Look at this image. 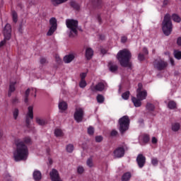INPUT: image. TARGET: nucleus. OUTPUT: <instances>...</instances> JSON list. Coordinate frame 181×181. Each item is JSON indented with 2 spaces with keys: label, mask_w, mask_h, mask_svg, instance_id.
<instances>
[{
  "label": "nucleus",
  "mask_w": 181,
  "mask_h": 181,
  "mask_svg": "<svg viewBox=\"0 0 181 181\" xmlns=\"http://www.w3.org/2000/svg\"><path fill=\"white\" fill-rule=\"evenodd\" d=\"M141 145H145L149 142V136L148 134H142L139 137Z\"/></svg>",
  "instance_id": "16"
},
{
  "label": "nucleus",
  "mask_w": 181,
  "mask_h": 181,
  "mask_svg": "<svg viewBox=\"0 0 181 181\" xmlns=\"http://www.w3.org/2000/svg\"><path fill=\"white\" fill-rule=\"evenodd\" d=\"M132 101L136 107H139L142 106V100L138 98L137 97H132Z\"/></svg>",
  "instance_id": "18"
},
{
  "label": "nucleus",
  "mask_w": 181,
  "mask_h": 181,
  "mask_svg": "<svg viewBox=\"0 0 181 181\" xmlns=\"http://www.w3.org/2000/svg\"><path fill=\"white\" fill-rule=\"evenodd\" d=\"M171 129L174 132H177V131H179V129H180V124H179L178 122L173 123L171 126Z\"/></svg>",
  "instance_id": "24"
},
{
  "label": "nucleus",
  "mask_w": 181,
  "mask_h": 181,
  "mask_svg": "<svg viewBox=\"0 0 181 181\" xmlns=\"http://www.w3.org/2000/svg\"><path fill=\"white\" fill-rule=\"evenodd\" d=\"M86 165L88 168H93L94 166V163H93V158H90L86 161Z\"/></svg>",
  "instance_id": "37"
},
{
  "label": "nucleus",
  "mask_w": 181,
  "mask_h": 181,
  "mask_svg": "<svg viewBox=\"0 0 181 181\" xmlns=\"http://www.w3.org/2000/svg\"><path fill=\"white\" fill-rule=\"evenodd\" d=\"M67 152L71 153L74 151V146L73 144H68L66 147Z\"/></svg>",
  "instance_id": "34"
},
{
  "label": "nucleus",
  "mask_w": 181,
  "mask_h": 181,
  "mask_svg": "<svg viewBox=\"0 0 181 181\" xmlns=\"http://www.w3.org/2000/svg\"><path fill=\"white\" fill-rule=\"evenodd\" d=\"M95 141L97 142H101V141H103V136H98L95 137Z\"/></svg>",
  "instance_id": "48"
},
{
  "label": "nucleus",
  "mask_w": 181,
  "mask_h": 181,
  "mask_svg": "<svg viewBox=\"0 0 181 181\" xmlns=\"http://www.w3.org/2000/svg\"><path fill=\"white\" fill-rule=\"evenodd\" d=\"M176 102L173 101V100H170L168 103V108H170V110H175L176 109Z\"/></svg>",
  "instance_id": "27"
},
{
  "label": "nucleus",
  "mask_w": 181,
  "mask_h": 181,
  "mask_svg": "<svg viewBox=\"0 0 181 181\" xmlns=\"http://www.w3.org/2000/svg\"><path fill=\"white\" fill-rule=\"evenodd\" d=\"M81 80H86V77H87V73L83 72L80 74Z\"/></svg>",
  "instance_id": "44"
},
{
  "label": "nucleus",
  "mask_w": 181,
  "mask_h": 181,
  "mask_svg": "<svg viewBox=\"0 0 181 181\" xmlns=\"http://www.w3.org/2000/svg\"><path fill=\"white\" fill-rule=\"evenodd\" d=\"M33 177L35 181L42 180V173L38 170H34Z\"/></svg>",
  "instance_id": "19"
},
{
  "label": "nucleus",
  "mask_w": 181,
  "mask_h": 181,
  "mask_svg": "<svg viewBox=\"0 0 181 181\" xmlns=\"http://www.w3.org/2000/svg\"><path fill=\"white\" fill-rule=\"evenodd\" d=\"M177 45L178 46H181V37H179L177 39Z\"/></svg>",
  "instance_id": "52"
},
{
  "label": "nucleus",
  "mask_w": 181,
  "mask_h": 181,
  "mask_svg": "<svg viewBox=\"0 0 181 181\" xmlns=\"http://www.w3.org/2000/svg\"><path fill=\"white\" fill-rule=\"evenodd\" d=\"M74 118L78 123L83 122V119H84V109L76 107L74 114Z\"/></svg>",
  "instance_id": "8"
},
{
  "label": "nucleus",
  "mask_w": 181,
  "mask_h": 181,
  "mask_svg": "<svg viewBox=\"0 0 181 181\" xmlns=\"http://www.w3.org/2000/svg\"><path fill=\"white\" fill-rule=\"evenodd\" d=\"M127 40H128V38L126 36H122L121 37V42L122 43H125V42H127Z\"/></svg>",
  "instance_id": "47"
},
{
  "label": "nucleus",
  "mask_w": 181,
  "mask_h": 181,
  "mask_svg": "<svg viewBox=\"0 0 181 181\" xmlns=\"http://www.w3.org/2000/svg\"><path fill=\"white\" fill-rule=\"evenodd\" d=\"M96 100L99 104H103L104 103V96L103 95H98Z\"/></svg>",
  "instance_id": "35"
},
{
  "label": "nucleus",
  "mask_w": 181,
  "mask_h": 181,
  "mask_svg": "<svg viewBox=\"0 0 181 181\" xmlns=\"http://www.w3.org/2000/svg\"><path fill=\"white\" fill-rule=\"evenodd\" d=\"M13 119L16 121L18 119V117H19V110L17 108H15L13 111Z\"/></svg>",
  "instance_id": "29"
},
{
  "label": "nucleus",
  "mask_w": 181,
  "mask_h": 181,
  "mask_svg": "<svg viewBox=\"0 0 181 181\" xmlns=\"http://www.w3.org/2000/svg\"><path fill=\"white\" fill-rule=\"evenodd\" d=\"M49 29L47 33V36H52L57 30V20H56V18L52 17L49 19Z\"/></svg>",
  "instance_id": "10"
},
{
  "label": "nucleus",
  "mask_w": 181,
  "mask_h": 181,
  "mask_svg": "<svg viewBox=\"0 0 181 181\" xmlns=\"http://www.w3.org/2000/svg\"><path fill=\"white\" fill-rule=\"evenodd\" d=\"M106 88L107 83H105L104 81L98 82L96 85L93 83L90 87V91H93V93H95V91H104V90Z\"/></svg>",
  "instance_id": "7"
},
{
  "label": "nucleus",
  "mask_w": 181,
  "mask_h": 181,
  "mask_svg": "<svg viewBox=\"0 0 181 181\" xmlns=\"http://www.w3.org/2000/svg\"><path fill=\"white\" fill-rule=\"evenodd\" d=\"M75 57H76V54L74 53L69 54L65 57H64V63H66V64L71 63L74 60Z\"/></svg>",
  "instance_id": "17"
},
{
  "label": "nucleus",
  "mask_w": 181,
  "mask_h": 181,
  "mask_svg": "<svg viewBox=\"0 0 181 181\" xmlns=\"http://www.w3.org/2000/svg\"><path fill=\"white\" fill-rule=\"evenodd\" d=\"M110 135H111V136H117L118 135V132H117V130H115V129H113L110 132Z\"/></svg>",
  "instance_id": "45"
},
{
  "label": "nucleus",
  "mask_w": 181,
  "mask_h": 181,
  "mask_svg": "<svg viewBox=\"0 0 181 181\" xmlns=\"http://www.w3.org/2000/svg\"><path fill=\"white\" fill-rule=\"evenodd\" d=\"M12 28L10 24H6L4 29V40L0 42V48L2 49L4 45H6V40H9L12 36Z\"/></svg>",
  "instance_id": "6"
},
{
  "label": "nucleus",
  "mask_w": 181,
  "mask_h": 181,
  "mask_svg": "<svg viewBox=\"0 0 181 181\" xmlns=\"http://www.w3.org/2000/svg\"><path fill=\"white\" fill-rule=\"evenodd\" d=\"M29 94H30V95H33L34 97H36V88H30L26 90L25 93V103H28V97L29 96Z\"/></svg>",
  "instance_id": "15"
},
{
  "label": "nucleus",
  "mask_w": 181,
  "mask_h": 181,
  "mask_svg": "<svg viewBox=\"0 0 181 181\" xmlns=\"http://www.w3.org/2000/svg\"><path fill=\"white\" fill-rule=\"evenodd\" d=\"M151 142H152V144H153L154 145H155L156 144H158V139H156V137H152Z\"/></svg>",
  "instance_id": "49"
},
{
  "label": "nucleus",
  "mask_w": 181,
  "mask_h": 181,
  "mask_svg": "<svg viewBox=\"0 0 181 181\" xmlns=\"http://www.w3.org/2000/svg\"><path fill=\"white\" fill-rule=\"evenodd\" d=\"M77 173L78 175H83V173H84V168L81 165L78 166Z\"/></svg>",
  "instance_id": "39"
},
{
  "label": "nucleus",
  "mask_w": 181,
  "mask_h": 181,
  "mask_svg": "<svg viewBox=\"0 0 181 181\" xmlns=\"http://www.w3.org/2000/svg\"><path fill=\"white\" fill-rule=\"evenodd\" d=\"M139 60H140V62H142V60H145V56L142 54H139Z\"/></svg>",
  "instance_id": "46"
},
{
  "label": "nucleus",
  "mask_w": 181,
  "mask_h": 181,
  "mask_svg": "<svg viewBox=\"0 0 181 181\" xmlns=\"http://www.w3.org/2000/svg\"><path fill=\"white\" fill-rule=\"evenodd\" d=\"M136 98L143 100H146V97H148V92L146 90L143 89L142 83H139L138 88L136 90Z\"/></svg>",
  "instance_id": "9"
},
{
  "label": "nucleus",
  "mask_w": 181,
  "mask_h": 181,
  "mask_svg": "<svg viewBox=\"0 0 181 181\" xmlns=\"http://www.w3.org/2000/svg\"><path fill=\"white\" fill-rule=\"evenodd\" d=\"M15 84H16V81L11 82L9 90H8V96L10 97L11 94L15 91Z\"/></svg>",
  "instance_id": "26"
},
{
  "label": "nucleus",
  "mask_w": 181,
  "mask_h": 181,
  "mask_svg": "<svg viewBox=\"0 0 181 181\" xmlns=\"http://www.w3.org/2000/svg\"><path fill=\"white\" fill-rule=\"evenodd\" d=\"M129 129V117L123 116L119 119V130L121 134H124Z\"/></svg>",
  "instance_id": "4"
},
{
  "label": "nucleus",
  "mask_w": 181,
  "mask_h": 181,
  "mask_svg": "<svg viewBox=\"0 0 181 181\" xmlns=\"http://www.w3.org/2000/svg\"><path fill=\"white\" fill-rule=\"evenodd\" d=\"M170 62L172 66H175V61L173 60V59L170 58Z\"/></svg>",
  "instance_id": "55"
},
{
  "label": "nucleus",
  "mask_w": 181,
  "mask_h": 181,
  "mask_svg": "<svg viewBox=\"0 0 181 181\" xmlns=\"http://www.w3.org/2000/svg\"><path fill=\"white\" fill-rule=\"evenodd\" d=\"M131 179V173H126L122 177V181H128Z\"/></svg>",
  "instance_id": "28"
},
{
  "label": "nucleus",
  "mask_w": 181,
  "mask_h": 181,
  "mask_svg": "<svg viewBox=\"0 0 181 181\" xmlns=\"http://www.w3.org/2000/svg\"><path fill=\"white\" fill-rule=\"evenodd\" d=\"M102 53H104V52H103V51H102Z\"/></svg>",
  "instance_id": "59"
},
{
  "label": "nucleus",
  "mask_w": 181,
  "mask_h": 181,
  "mask_svg": "<svg viewBox=\"0 0 181 181\" xmlns=\"http://www.w3.org/2000/svg\"><path fill=\"white\" fill-rule=\"evenodd\" d=\"M151 163L153 166H158V163H159V160L156 158H152Z\"/></svg>",
  "instance_id": "40"
},
{
  "label": "nucleus",
  "mask_w": 181,
  "mask_h": 181,
  "mask_svg": "<svg viewBox=\"0 0 181 181\" xmlns=\"http://www.w3.org/2000/svg\"><path fill=\"white\" fill-rule=\"evenodd\" d=\"M66 26L70 30L69 36L73 37L77 35L78 23L76 20H66Z\"/></svg>",
  "instance_id": "5"
},
{
  "label": "nucleus",
  "mask_w": 181,
  "mask_h": 181,
  "mask_svg": "<svg viewBox=\"0 0 181 181\" xmlns=\"http://www.w3.org/2000/svg\"><path fill=\"white\" fill-rule=\"evenodd\" d=\"M146 107V110H148V111H153V110H155V105H153V104L152 103H147Z\"/></svg>",
  "instance_id": "36"
},
{
  "label": "nucleus",
  "mask_w": 181,
  "mask_h": 181,
  "mask_svg": "<svg viewBox=\"0 0 181 181\" xmlns=\"http://www.w3.org/2000/svg\"><path fill=\"white\" fill-rule=\"evenodd\" d=\"M136 160L140 168H144V166H145V162L146 161V158H145V156H144V155L139 154L137 156Z\"/></svg>",
  "instance_id": "14"
},
{
  "label": "nucleus",
  "mask_w": 181,
  "mask_h": 181,
  "mask_svg": "<svg viewBox=\"0 0 181 181\" xmlns=\"http://www.w3.org/2000/svg\"><path fill=\"white\" fill-rule=\"evenodd\" d=\"M30 137H25L22 141H16V148L13 151V158L16 162L26 160L29 156V148L26 145H30Z\"/></svg>",
  "instance_id": "1"
},
{
  "label": "nucleus",
  "mask_w": 181,
  "mask_h": 181,
  "mask_svg": "<svg viewBox=\"0 0 181 181\" xmlns=\"http://www.w3.org/2000/svg\"><path fill=\"white\" fill-rule=\"evenodd\" d=\"M93 54H94V51H93V49L88 47L86 49L85 56L88 60H90V59L93 57Z\"/></svg>",
  "instance_id": "22"
},
{
  "label": "nucleus",
  "mask_w": 181,
  "mask_h": 181,
  "mask_svg": "<svg viewBox=\"0 0 181 181\" xmlns=\"http://www.w3.org/2000/svg\"><path fill=\"white\" fill-rule=\"evenodd\" d=\"M53 5H60V4H64L67 2V0H51Z\"/></svg>",
  "instance_id": "32"
},
{
  "label": "nucleus",
  "mask_w": 181,
  "mask_h": 181,
  "mask_svg": "<svg viewBox=\"0 0 181 181\" xmlns=\"http://www.w3.org/2000/svg\"><path fill=\"white\" fill-rule=\"evenodd\" d=\"M123 100H128L129 98V91H127L122 95Z\"/></svg>",
  "instance_id": "41"
},
{
  "label": "nucleus",
  "mask_w": 181,
  "mask_h": 181,
  "mask_svg": "<svg viewBox=\"0 0 181 181\" xmlns=\"http://www.w3.org/2000/svg\"><path fill=\"white\" fill-rule=\"evenodd\" d=\"M30 119H33V106H29L25 115V122L28 125L30 124Z\"/></svg>",
  "instance_id": "13"
},
{
  "label": "nucleus",
  "mask_w": 181,
  "mask_h": 181,
  "mask_svg": "<svg viewBox=\"0 0 181 181\" xmlns=\"http://www.w3.org/2000/svg\"><path fill=\"white\" fill-rule=\"evenodd\" d=\"M108 67L109 70H110L112 73H115V71H117V70H118V66H117L114 62H109Z\"/></svg>",
  "instance_id": "23"
},
{
  "label": "nucleus",
  "mask_w": 181,
  "mask_h": 181,
  "mask_svg": "<svg viewBox=\"0 0 181 181\" xmlns=\"http://www.w3.org/2000/svg\"><path fill=\"white\" fill-rule=\"evenodd\" d=\"M2 138V131L0 130V139Z\"/></svg>",
  "instance_id": "56"
},
{
  "label": "nucleus",
  "mask_w": 181,
  "mask_h": 181,
  "mask_svg": "<svg viewBox=\"0 0 181 181\" xmlns=\"http://www.w3.org/2000/svg\"><path fill=\"white\" fill-rule=\"evenodd\" d=\"M59 108L61 111H66L67 110V103L64 101L59 102Z\"/></svg>",
  "instance_id": "25"
},
{
  "label": "nucleus",
  "mask_w": 181,
  "mask_h": 181,
  "mask_svg": "<svg viewBox=\"0 0 181 181\" xmlns=\"http://www.w3.org/2000/svg\"><path fill=\"white\" fill-rule=\"evenodd\" d=\"M174 57L177 60H181V51L174 50Z\"/></svg>",
  "instance_id": "31"
},
{
  "label": "nucleus",
  "mask_w": 181,
  "mask_h": 181,
  "mask_svg": "<svg viewBox=\"0 0 181 181\" xmlns=\"http://www.w3.org/2000/svg\"><path fill=\"white\" fill-rule=\"evenodd\" d=\"M11 15L13 21L14 22V23H16V22H18V14L16 13V12L13 11Z\"/></svg>",
  "instance_id": "38"
},
{
  "label": "nucleus",
  "mask_w": 181,
  "mask_h": 181,
  "mask_svg": "<svg viewBox=\"0 0 181 181\" xmlns=\"http://www.w3.org/2000/svg\"><path fill=\"white\" fill-rule=\"evenodd\" d=\"M18 32H19V33H22V32H23V26H22V25H19Z\"/></svg>",
  "instance_id": "51"
},
{
  "label": "nucleus",
  "mask_w": 181,
  "mask_h": 181,
  "mask_svg": "<svg viewBox=\"0 0 181 181\" xmlns=\"http://www.w3.org/2000/svg\"><path fill=\"white\" fill-rule=\"evenodd\" d=\"M143 52L144 54H148V49H146V47L143 48Z\"/></svg>",
  "instance_id": "54"
},
{
  "label": "nucleus",
  "mask_w": 181,
  "mask_h": 181,
  "mask_svg": "<svg viewBox=\"0 0 181 181\" xmlns=\"http://www.w3.org/2000/svg\"><path fill=\"white\" fill-rule=\"evenodd\" d=\"M117 60H119L122 67H131V52L128 49H123L117 53Z\"/></svg>",
  "instance_id": "2"
},
{
  "label": "nucleus",
  "mask_w": 181,
  "mask_h": 181,
  "mask_svg": "<svg viewBox=\"0 0 181 181\" xmlns=\"http://www.w3.org/2000/svg\"><path fill=\"white\" fill-rule=\"evenodd\" d=\"M55 61L58 64H60L62 63V58L59 55L55 56Z\"/></svg>",
  "instance_id": "43"
},
{
  "label": "nucleus",
  "mask_w": 181,
  "mask_h": 181,
  "mask_svg": "<svg viewBox=\"0 0 181 181\" xmlns=\"http://www.w3.org/2000/svg\"><path fill=\"white\" fill-rule=\"evenodd\" d=\"M87 86V82L86 81V79H81L79 82V87L81 88H85V87Z\"/></svg>",
  "instance_id": "33"
},
{
  "label": "nucleus",
  "mask_w": 181,
  "mask_h": 181,
  "mask_svg": "<svg viewBox=\"0 0 181 181\" xmlns=\"http://www.w3.org/2000/svg\"><path fill=\"white\" fill-rule=\"evenodd\" d=\"M172 19L174 21V22H177V23L181 21V18L177 14H173Z\"/></svg>",
  "instance_id": "30"
},
{
  "label": "nucleus",
  "mask_w": 181,
  "mask_h": 181,
  "mask_svg": "<svg viewBox=\"0 0 181 181\" xmlns=\"http://www.w3.org/2000/svg\"><path fill=\"white\" fill-rule=\"evenodd\" d=\"M88 134L89 135H93V134H94V128H93V127H89L88 128Z\"/></svg>",
  "instance_id": "42"
},
{
  "label": "nucleus",
  "mask_w": 181,
  "mask_h": 181,
  "mask_svg": "<svg viewBox=\"0 0 181 181\" xmlns=\"http://www.w3.org/2000/svg\"><path fill=\"white\" fill-rule=\"evenodd\" d=\"M54 134L57 138H62V136H64L63 130H62V129L59 127L55 128V129L54 130Z\"/></svg>",
  "instance_id": "21"
},
{
  "label": "nucleus",
  "mask_w": 181,
  "mask_h": 181,
  "mask_svg": "<svg viewBox=\"0 0 181 181\" xmlns=\"http://www.w3.org/2000/svg\"><path fill=\"white\" fill-rule=\"evenodd\" d=\"M167 66L168 62L163 61V59H156L154 62V67L158 69V70H163L164 69H166Z\"/></svg>",
  "instance_id": "12"
},
{
  "label": "nucleus",
  "mask_w": 181,
  "mask_h": 181,
  "mask_svg": "<svg viewBox=\"0 0 181 181\" xmlns=\"http://www.w3.org/2000/svg\"><path fill=\"white\" fill-rule=\"evenodd\" d=\"M5 180L6 181H12V180L11 179V175H9V174H7V175L5 177Z\"/></svg>",
  "instance_id": "50"
},
{
  "label": "nucleus",
  "mask_w": 181,
  "mask_h": 181,
  "mask_svg": "<svg viewBox=\"0 0 181 181\" xmlns=\"http://www.w3.org/2000/svg\"><path fill=\"white\" fill-rule=\"evenodd\" d=\"M40 63H41V64H45V63H46V59L42 58L40 59Z\"/></svg>",
  "instance_id": "53"
},
{
  "label": "nucleus",
  "mask_w": 181,
  "mask_h": 181,
  "mask_svg": "<svg viewBox=\"0 0 181 181\" xmlns=\"http://www.w3.org/2000/svg\"><path fill=\"white\" fill-rule=\"evenodd\" d=\"M18 101L17 98L13 99V103H16Z\"/></svg>",
  "instance_id": "57"
},
{
  "label": "nucleus",
  "mask_w": 181,
  "mask_h": 181,
  "mask_svg": "<svg viewBox=\"0 0 181 181\" xmlns=\"http://www.w3.org/2000/svg\"><path fill=\"white\" fill-rule=\"evenodd\" d=\"M35 122L38 124L40 125L41 127H43L47 124V122L46 119L40 117H35Z\"/></svg>",
  "instance_id": "20"
},
{
  "label": "nucleus",
  "mask_w": 181,
  "mask_h": 181,
  "mask_svg": "<svg viewBox=\"0 0 181 181\" xmlns=\"http://www.w3.org/2000/svg\"><path fill=\"white\" fill-rule=\"evenodd\" d=\"M163 32L165 36H169L172 33V20L170 19V15L166 14L164 17V20L162 24Z\"/></svg>",
  "instance_id": "3"
},
{
  "label": "nucleus",
  "mask_w": 181,
  "mask_h": 181,
  "mask_svg": "<svg viewBox=\"0 0 181 181\" xmlns=\"http://www.w3.org/2000/svg\"><path fill=\"white\" fill-rule=\"evenodd\" d=\"M127 150V146H122L117 147L113 152L115 158H122L125 155V151Z\"/></svg>",
  "instance_id": "11"
},
{
  "label": "nucleus",
  "mask_w": 181,
  "mask_h": 181,
  "mask_svg": "<svg viewBox=\"0 0 181 181\" xmlns=\"http://www.w3.org/2000/svg\"><path fill=\"white\" fill-rule=\"evenodd\" d=\"M164 3H165V4H167V3H168V1H164Z\"/></svg>",
  "instance_id": "58"
}]
</instances>
